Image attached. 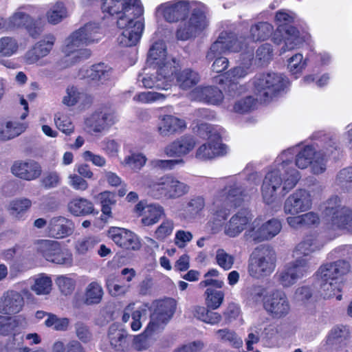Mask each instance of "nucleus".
<instances>
[{
    "instance_id": "2eb2a0df",
    "label": "nucleus",
    "mask_w": 352,
    "mask_h": 352,
    "mask_svg": "<svg viewBox=\"0 0 352 352\" xmlns=\"http://www.w3.org/2000/svg\"><path fill=\"white\" fill-rule=\"evenodd\" d=\"M244 39L241 38L238 39L234 34L232 33L222 32L218 38L212 44L207 54L206 58L208 60L219 57L226 52H236L243 49L242 43Z\"/></svg>"
},
{
    "instance_id": "de8ad7c7",
    "label": "nucleus",
    "mask_w": 352,
    "mask_h": 352,
    "mask_svg": "<svg viewBox=\"0 0 352 352\" xmlns=\"http://www.w3.org/2000/svg\"><path fill=\"white\" fill-rule=\"evenodd\" d=\"M67 16V10L62 2H56L52 5L46 13V19L48 23L52 25L59 23Z\"/></svg>"
},
{
    "instance_id": "3c124183",
    "label": "nucleus",
    "mask_w": 352,
    "mask_h": 352,
    "mask_svg": "<svg viewBox=\"0 0 352 352\" xmlns=\"http://www.w3.org/2000/svg\"><path fill=\"white\" fill-rule=\"evenodd\" d=\"M110 73V67L103 63H100L93 65L87 70V77L92 80L103 82L109 78Z\"/></svg>"
},
{
    "instance_id": "b1692460",
    "label": "nucleus",
    "mask_w": 352,
    "mask_h": 352,
    "mask_svg": "<svg viewBox=\"0 0 352 352\" xmlns=\"http://www.w3.org/2000/svg\"><path fill=\"white\" fill-rule=\"evenodd\" d=\"M252 215L247 210H241L232 215L224 225V234L231 238L238 236L251 222Z\"/></svg>"
},
{
    "instance_id": "c756f323",
    "label": "nucleus",
    "mask_w": 352,
    "mask_h": 352,
    "mask_svg": "<svg viewBox=\"0 0 352 352\" xmlns=\"http://www.w3.org/2000/svg\"><path fill=\"white\" fill-rule=\"evenodd\" d=\"M323 244L319 241L316 236H307L295 248L292 256L294 260H305L311 265L309 256L313 252L320 250Z\"/></svg>"
},
{
    "instance_id": "9d476101",
    "label": "nucleus",
    "mask_w": 352,
    "mask_h": 352,
    "mask_svg": "<svg viewBox=\"0 0 352 352\" xmlns=\"http://www.w3.org/2000/svg\"><path fill=\"white\" fill-rule=\"evenodd\" d=\"M81 30L72 32L65 41L63 52L65 54L64 61L67 66L72 65L81 60L89 57L90 51L86 48V39L81 36Z\"/></svg>"
},
{
    "instance_id": "7ed1b4c3",
    "label": "nucleus",
    "mask_w": 352,
    "mask_h": 352,
    "mask_svg": "<svg viewBox=\"0 0 352 352\" xmlns=\"http://www.w3.org/2000/svg\"><path fill=\"white\" fill-rule=\"evenodd\" d=\"M292 151L293 148L283 151L278 156V161H281V163L276 169L267 173L263 179L265 186H274L276 188L283 191L282 195L292 190L300 179L298 171L293 168V164L289 161L294 154Z\"/></svg>"
},
{
    "instance_id": "20e7f679",
    "label": "nucleus",
    "mask_w": 352,
    "mask_h": 352,
    "mask_svg": "<svg viewBox=\"0 0 352 352\" xmlns=\"http://www.w3.org/2000/svg\"><path fill=\"white\" fill-rule=\"evenodd\" d=\"M144 186L148 195L156 199H175L186 195L189 186L170 174L147 179Z\"/></svg>"
},
{
    "instance_id": "338daca9",
    "label": "nucleus",
    "mask_w": 352,
    "mask_h": 352,
    "mask_svg": "<svg viewBox=\"0 0 352 352\" xmlns=\"http://www.w3.org/2000/svg\"><path fill=\"white\" fill-rule=\"evenodd\" d=\"M218 339L224 342H228L235 348H239L243 344V340L234 331L227 329H219L216 331Z\"/></svg>"
},
{
    "instance_id": "c03bdc74",
    "label": "nucleus",
    "mask_w": 352,
    "mask_h": 352,
    "mask_svg": "<svg viewBox=\"0 0 352 352\" xmlns=\"http://www.w3.org/2000/svg\"><path fill=\"white\" fill-rule=\"evenodd\" d=\"M21 47L19 40L12 36L0 38V57H11L16 55Z\"/></svg>"
},
{
    "instance_id": "a18cd8bd",
    "label": "nucleus",
    "mask_w": 352,
    "mask_h": 352,
    "mask_svg": "<svg viewBox=\"0 0 352 352\" xmlns=\"http://www.w3.org/2000/svg\"><path fill=\"white\" fill-rule=\"evenodd\" d=\"M207 306L196 305L192 308V314L198 320L212 325H214L221 322L222 317L217 312H213L209 310Z\"/></svg>"
},
{
    "instance_id": "e433bc0d",
    "label": "nucleus",
    "mask_w": 352,
    "mask_h": 352,
    "mask_svg": "<svg viewBox=\"0 0 352 352\" xmlns=\"http://www.w3.org/2000/svg\"><path fill=\"white\" fill-rule=\"evenodd\" d=\"M27 129V124L16 120H7L0 122V140L8 141L12 140Z\"/></svg>"
},
{
    "instance_id": "79ce46f5",
    "label": "nucleus",
    "mask_w": 352,
    "mask_h": 352,
    "mask_svg": "<svg viewBox=\"0 0 352 352\" xmlns=\"http://www.w3.org/2000/svg\"><path fill=\"white\" fill-rule=\"evenodd\" d=\"M31 206V200L23 197L11 200L7 205L6 208L9 214L13 219L20 220Z\"/></svg>"
},
{
    "instance_id": "f3484780",
    "label": "nucleus",
    "mask_w": 352,
    "mask_h": 352,
    "mask_svg": "<svg viewBox=\"0 0 352 352\" xmlns=\"http://www.w3.org/2000/svg\"><path fill=\"white\" fill-rule=\"evenodd\" d=\"M351 264L345 260H338L326 263L319 267L316 272L318 281L339 282L342 276L350 272Z\"/></svg>"
},
{
    "instance_id": "13d9d810",
    "label": "nucleus",
    "mask_w": 352,
    "mask_h": 352,
    "mask_svg": "<svg viewBox=\"0 0 352 352\" xmlns=\"http://www.w3.org/2000/svg\"><path fill=\"white\" fill-rule=\"evenodd\" d=\"M98 198L101 204L102 214L107 218L111 217V208L116 203L115 194L106 190L98 194Z\"/></svg>"
},
{
    "instance_id": "412c9836",
    "label": "nucleus",
    "mask_w": 352,
    "mask_h": 352,
    "mask_svg": "<svg viewBox=\"0 0 352 352\" xmlns=\"http://www.w3.org/2000/svg\"><path fill=\"white\" fill-rule=\"evenodd\" d=\"M108 236L118 246L123 249L137 250L141 247L139 237L129 230L112 227L108 231Z\"/></svg>"
},
{
    "instance_id": "4d7b16f0",
    "label": "nucleus",
    "mask_w": 352,
    "mask_h": 352,
    "mask_svg": "<svg viewBox=\"0 0 352 352\" xmlns=\"http://www.w3.org/2000/svg\"><path fill=\"white\" fill-rule=\"evenodd\" d=\"M205 302L208 308L211 309H218L223 302L224 293L222 291L212 288H208L205 291Z\"/></svg>"
},
{
    "instance_id": "58836bf2",
    "label": "nucleus",
    "mask_w": 352,
    "mask_h": 352,
    "mask_svg": "<svg viewBox=\"0 0 352 352\" xmlns=\"http://www.w3.org/2000/svg\"><path fill=\"white\" fill-rule=\"evenodd\" d=\"M68 211L76 217H85L94 212V206L91 201L83 198L76 197L67 204Z\"/></svg>"
},
{
    "instance_id": "6e6552de",
    "label": "nucleus",
    "mask_w": 352,
    "mask_h": 352,
    "mask_svg": "<svg viewBox=\"0 0 352 352\" xmlns=\"http://www.w3.org/2000/svg\"><path fill=\"white\" fill-rule=\"evenodd\" d=\"M38 252L47 261L57 265L71 267L73 254L57 241L41 240L37 243Z\"/></svg>"
},
{
    "instance_id": "4468645a",
    "label": "nucleus",
    "mask_w": 352,
    "mask_h": 352,
    "mask_svg": "<svg viewBox=\"0 0 352 352\" xmlns=\"http://www.w3.org/2000/svg\"><path fill=\"white\" fill-rule=\"evenodd\" d=\"M118 121L115 110L111 107H102L85 120V125L94 133L109 130Z\"/></svg>"
},
{
    "instance_id": "2f4dec72",
    "label": "nucleus",
    "mask_w": 352,
    "mask_h": 352,
    "mask_svg": "<svg viewBox=\"0 0 352 352\" xmlns=\"http://www.w3.org/2000/svg\"><path fill=\"white\" fill-rule=\"evenodd\" d=\"M23 299L16 292H7L0 298V314L9 315L17 314L22 309Z\"/></svg>"
},
{
    "instance_id": "473e14b6",
    "label": "nucleus",
    "mask_w": 352,
    "mask_h": 352,
    "mask_svg": "<svg viewBox=\"0 0 352 352\" xmlns=\"http://www.w3.org/2000/svg\"><path fill=\"white\" fill-rule=\"evenodd\" d=\"M74 225L71 220L64 217H56L50 219L48 232L51 236L63 239L72 234Z\"/></svg>"
},
{
    "instance_id": "ea45409f",
    "label": "nucleus",
    "mask_w": 352,
    "mask_h": 352,
    "mask_svg": "<svg viewBox=\"0 0 352 352\" xmlns=\"http://www.w3.org/2000/svg\"><path fill=\"white\" fill-rule=\"evenodd\" d=\"M246 195L236 186L226 187L219 193L218 199L226 204H230L234 207L241 205Z\"/></svg>"
},
{
    "instance_id": "774afa93",
    "label": "nucleus",
    "mask_w": 352,
    "mask_h": 352,
    "mask_svg": "<svg viewBox=\"0 0 352 352\" xmlns=\"http://www.w3.org/2000/svg\"><path fill=\"white\" fill-rule=\"evenodd\" d=\"M336 183L343 189L352 190V168L348 167L341 170L337 175Z\"/></svg>"
},
{
    "instance_id": "f257e3e1",
    "label": "nucleus",
    "mask_w": 352,
    "mask_h": 352,
    "mask_svg": "<svg viewBox=\"0 0 352 352\" xmlns=\"http://www.w3.org/2000/svg\"><path fill=\"white\" fill-rule=\"evenodd\" d=\"M104 13L116 17V26L120 31L117 37L122 47L136 45L144 29V7L140 0H102Z\"/></svg>"
},
{
    "instance_id": "1a4fd4ad",
    "label": "nucleus",
    "mask_w": 352,
    "mask_h": 352,
    "mask_svg": "<svg viewBox=\"0 0 352 352\" xmlns=\"http://www.w3.org/2000/svg\"><path fill=\"white\" fill-rule=\"evenodd\" d=\"M311 270V265L305 260H293L278 270L274 278L283 288L294 285L299 279L306 276Z\"/></svg>"
},
{
    "instance_id": "f8f14e48",
    "label": "nucleus",
    "mask_w": 352,
    "mask_h": 352,
    "mask_svg": "<svg viewBox=\"0 0 352 352\" xmlns=\"http://www.w3.org/2000/svg\"><path fill=\"white\" fill-rule=\"evenodd\" d=\"M331 153L332 149L324 154L321 151L316 152L311 146H305L298 153L296 165L300 169L311 166L313 173H322L326 170V157Z\"/></svg>"
},
{
    "instance_id": "c85d7f7f",
    "label": "nucleus",
    "mask_w": 352,
    "mask_h": 352,
    "mask_svg": "<svg viewBox=\"0 0 352 352\" xmlns=\"http://www.w3.org/2000/svg\"><path fill=\"white\" fill-rule=\"evenodd\" d=\"M55 41V37L50 34L36 43L34 47L27 52L25 55L26 63L33 64L40 58L47 56L52 50Z\"/></svg>"
},
{
    "instance_id": "c9c22d12",
    "label": "nucleus",
    "mask_w": 352,
    "mask_h": 352,
    "mask_svg": "<svg viewBox=\"0 0 352 352\" xmlns=\"http://www.w3.org/2000/svg\"><path fill=\"white\" fill-rule=\"evenodd\" d=\"M127 336L126 331L119 329L115 324L111 325L109 329V341L111 347L116 351L124 352L129 349Z\"/></svg>"
},
{
    "instance_id": "5fc2aeb1",
    "label": "nucleus",
    "mask_w": 352,
    "mask_h": 352,
    "mask_svg": "<svg viewBox=\"0 0 352 352\" xmlns=\"http://www.w3.org/2000/svg\"><path fill=\"white\" fill-rule=\"evenodd\" d=\"M273 26L267 22H261L252 26L250 36L254 41L267 39L273 32Z\"/></svg>"
},
{
    "instance_id": "dca6fc26",
    "label": "nucleus",
    "mask_w": 352,
    "mask_h": 352,
    "mask_svg": "<svg viewBox=\"0 0 352 352\" xmlns=\"http://www.w3.org/2000/svg\"><path fill=\"white\" fill-rule=\"evenodd\" d=\"M192 5L187 0H173L159 5L156 14L169 23L177 22L186 17Z\"/></svg>"
},
{
    "instance_id": "a878e982",
    "label": "nucleus",
    "mask_w": 352,
    "mask_h": 352,
    "mask_svg": "<svg viewBox=\"0 0 352 352\" xmlns=\"http://www.w3.org/2000/svg\"><path fill=\"white\" fill-rule=\"evenodd\" d=\"M187 124L184 120L173 115H162L159 117L157 132L162 137H169L182 133Z\"/></svg>"
},
{
    "instance_id": "f704fd0d",
    "label": "nucleus",
    "mask_w": 352,
    "mask_h": 352,
    "mask_svg": "<svg viewBox=\"0 0 352 352\" xmlns=\"http://www.w3.org/2000/svg\"><path fill=\"white\" fill-rule=\"evenodd\" d=\"M103 296L102 285L97 281H92L85 287L78 303L87 306L96 305L102 302Z\"/></svg>"
},
{
    "instance_id": "49530a36",
    "label": "nucleus",
    "mask_w": 352,
    "mask_h": 352,
    "mask_svg": "<svg viewBox=\"0 0 352 352\" xmlns=\"http://www.w3.org/2000/svg\"><path fill=\"white\" fill-rule=\"evenodd\" d=\"M285 45L282 48V53L287 50H292L297 47L302 42V38L300 36L299 31L294 27L290 26L285 29L283 34Z\"/></svg>"
},
{
    "instance_id": "aec40b11",
    "label": "nucleus",
    "mask_w": 352,
    "mask_h": 352,
    "mask_svg": "<svg viewBox=\"0 0 352 352\" xmlns=\"http://www.w3.org/2000/svg\"><path fill=\"white\" fill-rule=\"evenodd\" d=\"M311 194L305 190H297L290 195L284 204V212L295 215L309 210L311 208Z\"/></svg>"
},
{
    "instance_id": "052dcab7",
    "label": "nucleus",
    "mask_w": 352,
    "mask_h": 352,
    "mask_svg": "<svg viewBox=\"0 0 352 352\" xmlns=\"http://www.w3.org/2000/svg\"><path fill=\"white\" fill-rule=\"evenodd\" d=\"M55 282L61 294L65 296L72 294L76 284V280L69 275L58 276Z\"/></svg>"
},
{
    "instance_id": "8fccbe9b",
    "label": "nucleus",
    "mask_w": 352,
    "mask_h": 352,
    "mask_svg": "<svg viewBox=\"0 0 352 352\" xmlns=\"http://www.w3.org/2000/svg\"><path fill=\"white\" fill-rule=\"evenodd\" d=\"M52 287L51 278L45 274H40L34 278L31 289L37 295H47L50 293Z\"/></svg>"
},
{
    "instance_id": "9b49d317",
    "label": "nucleus",
    "mask_w": 352,
    "mask_h": 352,
    "mask_svg": "<svg viewBox=\"0 0 352 352\" xmlns=\"http://www.w3.org/2000/svg\"><path fill=\"white\" fill-rule=\"evenodd\" d=\"M199 133L204 138H207L208 142L201 144L196 151L195 157L201 160L212 159L223 153V145L220 142V137L212 131L211 126L201 124Z\"/></svg>"
},
{
    "instance_id": "4be33fe9",
    "label": "nucleus",
    "mask_w": 352,
    "mask_h": 352,
    "mask_svg": "<svg viewBox=\"0 0 352 352\" xmlns=\"http://www.w3.org/2000/svg\"><path fill=\"white\" fill-rule=\"evenodd\" d=\"M135 212L141 217V223L144 226H152L165 216L164 208L158 204H146L140 201L135 206Z\"/></svg>"
},
{
    "instance_id": "09e8293b",
    "label": "nucleus",
    "mask_w": 352,
    "mask_h": 352,
    "mask_svg": "<svg viewBox=\"0 0 352 352\" xmlns=\"http://www.w3.org/2000/svg\"><path fill=\"white\" fill-rule=\"evenodd\" d=\"M318 282L320 285V294L324 299H329L334 296H336L337 300H341L342 295L339 294L340 292V284L339 282Z\"/></svg>"
},
{
    "instance_id": "7c9ffc66",
    "label": "nucleus",
    "mask_w": 352,
    "mask_h": 352,
    "mask_svg": "<svg viewBox=\"0 0 352 352\" xmlns=\"http://www.w3.org/2000/svg\"><path fill=\"white\" fill-rule=\"evenodd\" d=\"M190 97L192 100L213 105L219 104L223 99L221 91L217 87L211 86L197 87L190 92Z\"/></svg>"
},
{
    "instance_id": "bf43d9fd",
    "label": "nucleus",
    "mask_w": 352,
    "mask_h": 352,
    "mask_svg": "<svg viewBox=\"0 0 352 352\" xmlns=\"http://www.w3.org/2000/svg\"><path fill=\"white\" fill-rule=\"evenodd\" d=\"M69 323V320L67 318H60L54 314H47V318L45 320L46 327L58 331H67Z\"/></svg>"
},
{
    "instance_id": "6ab92c4d",
    "label": "nucleus",
    "mask_w": 352,
    "mask_h": 352,
    "mask_svg": "<svg viewBox=\"0 0 352 352\" xmlns=\"http://www.w3.org/2000/svg\"><path fill=\"white\" fill-rule=\"evenodd\" d=\"M351 339L349 327L338 325L333 327L328 333L324 340L327 348L333 352H346Z\"/></svg>"
},
{
    "instance_id": "f03ea898",
    "label": "nucleus",
    "mask_w": 352,
    "mask_h": 352,
    "mask_svg": "<svg viewBox=\"0 0 352 352\" xmlns=\"http://www.w3.org/2000/svg\"><path fill=\"white\" fill-rule=\"evenodd\" d=\"M176 308V302L172 298L160 300L152 305L150 320L144 332L134 336L133 344L138 351L148 348V338L162 331L173 317Z\"/></svg>"
},
{
    "instance_id": "393cba45",
    "label": "nucleus",
    "mask_w": 352,
    "mask_h": 352,
    "mask_svg": "<svg viewBox=\"0 0 352 352\" xmlns=\"http://www.w3.org/2000/svg\"><path fill=\"white\" fill-rule=\"evenodd\" d=\"M321 210L328 221L329 229H334L336 221L349 212V208L341 206L340 199L334 196L329 199L321 206Z\"/></svg>"
},
{
    "instance_id": "ddd939ff",
    "label": "nucleus",
    "mask_w": 352,
    "mask_h": 352,
    "mask_svg": "<svg viewBox=\"0 0 352 352\" xmlns=\"http://www.w3.org/2000/svg\"><path fill=\"white\" fill-rule=\"evenodd\" d=\"M205 12L200 8L192 9L190 18L184 21L177 31L178 39L186 41L196 36L207 26Z\"/></svg>"
},
{
    "instance_id": "a19ab883",
    "label": "nucleus",
    "mask_w": 352,
    "mask_h": 352,
    "mask_svg": "<svg viewBox=\"0 0 352 352\" xmlns=\"http://www.w3.org/2000/svg\"><path fill=\"white\" fill-rule=\"evenodd\" d=\"M264 228L263 222L260 219H256L251 224L250 228L245 232V237L258 243L272 239V232H267Z\"/></svg>"
},
{
    "instance_id": "bb28decb",
    "label": "nucleus",
    "mask_w": 352,
    "mask_h": 352,
    "mask_svg": "<svg viewBox=\"0 0 352 352\" xmlns=\"http://www.w3.org/2000/svg\"><path fill=\"white\" fill-rule=\"evenodd\" d=\"M170 68V67L168 68V72H166L163 67L157 68L155 76H153V75H146L142 76L141 79L139 78L138 80L142 82V86L145 88L151 89L155 87L160 89L167 90L171 87L174 80Z\"/></svg>"
},
{
    "instance_id": "680f3d73",
    "label": "nucleus",
    "mask_w": 352,
    "mask_h": 352,
    "mask_svg": "<svg viewBox=\"0 0 352 352\" xmlns=\"http://www.w3.org/2000/svg\"><path fill=\"white\" fill-rule=\"evenodd\" d=\"M106 284L109 294L113 296H124L130 289L129 284L120 283L113 276L109 277Z\"/></svg>"
},
{
    "instance_id": "39448f33",
    "label": "nucleus",
    "mask_w": 352,
    "mask_h": 352,
    "mask_svg": "<svg viewBox=\"0 0 352 352\" xmlns=\"http://www.w3.org/2000/svg\"><path fill=\"white\" fill-rule=\"evenodd\" d=\"M251 295L256 299L263 297V309L274 319H283L290 314V302L287 294L281 289L267 291L263 286H256L252 289Z\"/></svg>"
},
{
    "instance_id": "69168bd1",
    "label": "nucleus",
    "mask_w": 352,
    "mask_h": 352,
    "mask_svg": "<svg viewBox=\"0 0 352 352\" xmlns=\"http://www.w3.org/2000/svg\"><path fill=\"white\" fill-rule=\"evenodd\" d=\"M173 230V221L169 219H166L155 230L154 236L159 241H164L172 234Z\"/></svg>"
},
{
    "instance_id": "0eeeda50",
    "label": "nucleus",
    "mask_w": 352,
    "mask_h": 352,
    "mask_svg": "<svg viewBox=\"0 0 352 352\" xmlns=\"http://www.w3.org/2000/svg\"><path fill=\"white\" fill-rule=\"evenodd\" d=\"M253 84L260 100L266 102L283 89L285 80L280 74H259L254 77Z\"/></svg>"
},
{
    "instance_id": "4c0bfd02",
    "label": "nucleus",
    "mask_w": 352,
    "mask_h": 352,
    "mask_svg": "<svg viewBox=\"0 0 352 352\" xmlns=\"http://www.w3.org/2000/svg\"><path fill=\"white\" fill-rule=\"evenodd\" d=\"M248 61L245 63V65L234 67L228 72V77L232 81L228 86V92L232 97L236 96L235 90L238 89V85L234 82L244 78L249 73L253 54L252 50L248 51Z\"/></svg>"
},
{
    "instance_id": "cd10ccee",
    "label": "nucleus",
    "mask_w": 352,
    "mask_h": 352,
    "mask_svg": "<svg viewBox=\"0 0 352 352\" xmlns=\"http://www.w3.org/2000/svg\"><path fill=\"white\" fill-rule=\"evenodd\" d=\"M196 146V140L191 135H182L164 148V154L169 157H183L190 153Z\"/></svg>"
},
{
    "instance_id": "423d86ee",
    "label": "nucleus",
    "mask_w": 352,
    "mask_h": 352,
    "mask_svg": "<svg viewBox=\"0 0 352 352\" xmlns=\"http://www.w3.org/2000/svg\"><path fill=\"white\" fill-rule=\"evenodd\" d=\"M275 252L267 246L256 248L252 252L248 266L249 274L255 278L270 275L276 268Z\"/></svg>"
},
{
    "instance_id": "6e6d98bb",
    "label": "nucleus",
    "mask_w": 352,
    "mask_h": 352,
    "mask_svg": "<svg viewBox=\"0 0 352 352\" xmlns=\"http://www.w3.org/2000/svg\"><path fill=\"white\" fill-rule=\"evenodd\" d=\"M81 30V36L85 38L87 45L98 42L102 38V32L100 27L95 23H87L85 26L79 28Z\"/></svg>"
},
{
    "instance_id": "0e129e2a",
    "label": "nucleus",
    "mask_w": 352,
    "mask_h": 352,
    "mask_svg": "<svg viewBox=\"0 0 352 352\" xmlns=\"http://www.w3.org/2000/svg\"><path fill=\"white\" fill-rule=\"evenodd\" d=\"M18 324L15 318L0 315V335L3 336L14 335Z\"/></svg>"
},
{
    "instance_id": "5701e85b",
    "label": "nucleus",
    "mask_w": 352,
    "mask_h": 352,
    "mask_svg": "<svg viewBox=\"0 0 352 352\" xmlns=\"http://www.w3.org/2000/svg\"><path fill=\"white\" fill-rule=\"evenodd\" d=\"M11 172L15 177L30 182L40 177L42 168L34 160L16 161L12 164Z\"/></svg>"
},
{
    "instance_id": "72a5a7b5",
    "label": "nucleus",
    "mask_w": 352,
    "mask_h": 352,
    "mask_svg": "<svg viewBox=\"0 0 352 352\" xmlns=\"http://www.w3.org/2000/svg\"><path fill=\"white\" fill-rule=\"evenodd\" d=\"M27 8L28 7H23L16 10L9 18L6 19V24L7 28L10 30L18 29L24 27L28 30L29 33L32 36L36 37L38 33L34 30L29 29V26L32 22V19L28 13L23 10Z\"/></svg>"
},
{
    "instance_id": "a211bd4d",
    "label": "nucleus",
    "mask_w": 352,
    "mask_h": 352,
    "mask_svg": "<svg viewBox=\"0 0 352 352\" xmlns=\"http://www.w3.org/2000/svg\"><path fill=\"white\" fill-rule=\"evenodd\" d=\"M147 63L156 68L163 67L166 72L168 71V67L171 71V74L176 70V63L173 58L168 56L166 52V46L163 41L155 43L148 51Z\"/></svg>"
},
{
    "instance_id": "e2e57ef3",
    "label": "nucleus",
    "mask_w": 352,
    "mask_h": 352,
    "mask_svg": "<svg viewBox=\"0 0 352 352\" xmlns=\"http://www.w3.org/2000/svg\"><path fill=\"white\" fill-rule=\"evenodd\" d=\"M53 352H85L82 344L76 340L65 343L58 341L53 345Z\"/></svg>"
},
{
    "instance_id": "864d4df0",
    "label": "nucleus",
    "mask_w": 352,
    "mask_h": 352,
    "mask_svg": "<svg viewBox=\"0 0 352 352\" xmlns=\"http://www.w3.org/2000/svg\"><path fill=\"white\" fill-rule=\"evenodd\" d=\"M147 157L142 153H132L122 162L124 166L129 167L135 172L140 171L146 164Z\"/></svg>"
},
{
    "instance_id": "603ef678",
    "label": "nucleus",
    "mask_w": 352,
    "mask_h": 352,
    "mask_svg": "<svg viewBox=\"0 0 352 352\" xmlns=\"http://www.w3.org/2000/svg\"><path fill=\"white\" fill-rule=\"evenodd\" d=\"M87 98V95L74 86L68 87L62 98V103L67 107H73L81 102Z\"/></svg>"
},
{
    "instance_id": "37998d69",
    "label": "nucleus",
    "mask_w": 352,
    "mask_h": 352,
    "mask_svg": "<svg viewBox=\"0 0 352 352\" xmlns=\"http://www.w3.org/2000/svg\"><path fill=\"white\" fill-rule=\"evenodd\" d=\"M177 71L176 68L173 76H175L177 82L180 88L188 89L198 83L199 76L196 72L190 69H185L179 72H177Z\"/></svg>"
}]
</instances>
